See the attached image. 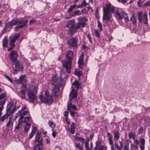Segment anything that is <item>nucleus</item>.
Here are the masks:
<instances>
[{
  "instance_id": "obj_38",
  "label": "nucleus",
  "mask_w": 150,
  "mask_h": 150,
  "mask_svg": "<svg viewBox=\"0 0 150 150\" xmlns=\"http://www.w3.org/2000/svg\"><path fill=\"white\" fill-rule=\"evenodd\" d=\"M75 110H73L69 111L70 115L73 118L76 115V116H77V113L75 111Z\"/></svg>"
},
{
  "instance_id": "obj_18",
  "label": "nucleus",
  "mask_w": 150,
  "mask_h": 150,
  "mask_svg": "<svg viewBox=\"0 0 150 150\" xmlns=\"http://www.w3.org/2000/svg\"><path fill=\"white\" fill-rule=\"evenodd\" d=\"M78 20L82 23V26H85L87 19L85 17H80L77 18Z\"/></svg>"
},
{
  "instance_id": "obj_20",
  "label": "nucleus",
  "mask_w": 150,
  "mask_h": 150,
  "mask_svg": "<svg viewBox=\"0 0 150 150\" xmlns=\"http://www.w3.org/2000/svg\"><path fill=\"white\" fill-rule=\"evenodd\" d=\"M83 55H81L79 59L78 63L79 67L82 68L83 66Z\"/></svg>"
},
{
  "instance_id": "obj_12",
  "label": "nucleus",
  "mask_w": 150,
  "mask_h": 150,
  "mask_svg": "<svg viewBox=\"0 0 150 150\" xmlns=\"http://www.w3.org/2000/svg\"><path fill=\"white\" fill-rule=\"evenodd\" d=\"M38 144L35 145L33 148V150H41L43 146L42 140L41 139Z\"/></svg>"
},
{
  "instance_id": "obj_26",
  "label": "nucleus",
  "mask_w": 150,
  "mask_h": 150,
  "mask_svg": "<svg viewBox=\"0 0 150 150\" xmlns=\"http://www.w3.org/2000/svg\"><path fill=\"white\" fill-rule=\"evenodd\" d=\"M20 35V34H18L15 35L10 38V40L12 42H14L15 41L19 38Z\"/></svg>"
},
{
  "instance_id": "obj_32",
  "label": "nucleus",
  "mask_w": 150,
  "mask_h": 150,
  "mask_svg": "<svg viewBox=\"0 0 150 150\" xmlns=\"http://www.w3.org/2000/svg\"><path fill=\"white\" fill-rule=\"evenodd\" d=\"M109 144L111 145L110 148L111 149H115L113 145V140L112 138H109L108 139Z\"/></svg>"
},
{
  "instance_id": "obj_49",
  "label": "nucleus",
  "mask_w": 150,
  "mask_h": 150,
  "mask_svg": "<svg viewBox=\"0 0 150 150\" xmlns=\"http://www.w3.org/2000/svg\"><path fill=\"white\" fill-rule=\"evenodd\" d=\"M30 117H26L24 118L23 122L27 124L29 120Z\"/></svg>"
},
{
  "instance_id": "obj_14",
  "label": "nucleus",
  "mask_w": 150,
  "mask_h": 150,
  "mask_svg": "<svg viewBox=\"0 0 150 150\" xmlns=\"http://www.w3.org/2000/svg\"><path fill=\"white\" fill-rule=\"evenodd\" d=\"M28 94H35L38 92L37 87L34 86H31L28 89Z\"/></svg>"
},
{
  "instance_id": "obj_54",
  "label": "nucleus",
  "mask_w": 150,
  "mask_h": 150,
  "mask_svg": "<svg viewBox=\"0 0 150 150\" xmlns=\"http://www.w3.org/2000/svg\"><path fill=\"white\" fill-rule=\"evenodd\" d=\"M5 103V99L3 100H2L0 101V105L1 107L4 108V106Z\"/></svg>"
},
{
  "instance_id": "obj_21",
  "label": "nucleus",
  "mask_w": 150,
  "mask_h": 150,
  "mask_svg": "<svg viewBox=\"0 0 150 150\" xmlns=\"http://www.w3.org/2000/svg\"><path fill=\"white\" fill-rule=\"evenodd\" d=\"M72 86H74L75 88H76V90L79 89L81 87V84L79 81L76 80H75L72 84Z\"/></svg>"
},
{
  "instance_id": "obj_46",
  "label": "nucleus",
  "mask_w": 150,
  "mask_h": 150,
  "mask_svg": "<svg viewBox=\"0 0 150 150\" xmlns=\"http://www.w3.org/2000/svg\"><path fill=\"white\" fill-rule=\"evenodd\" d=\"M76 147L79 149L80 150H83V145H81L79 143H78L76 145Z\"/></svg>"
},
{
  "instance_id": "obj_37",
  "label": "nucleus",
  "mask_w": 150,
  "mask_h": 150,
  "mask_svg": "<svg viewBox=\"0 0 150 150\" xmlns=\"http://www.w3.org/2000/svg\"><path fill=\"white\" fill-rule=\"evenodd\" d=\"M7 40L6 37H5L3 39L2 45L4 47H6L7 44Z\"/></svg>"
},
{
  "instance_id": "obj_40",
  "label": "nucleus",
  "mask_w": 150,
  "mask_h": 150,
  "mask_svg": "<svg viewBox=\"0 0 150 150\" xmlns=\"http://www.w3.org/2000/svg\"><path fill=\"white\" fill-rule=\"evenodd\" d=\"M49 126L50 127H55L56 125L55 123L50 121H49L48 122Z\"/></svg>"
},
{
  "instance_id": "obj_44",
  "label": "nucleus",
  "mask_w": 150,
  "mask_h": 150,
  "mask_svg": "<svg viewBox=\"0 0 150 150\" xmlns=\"http://www.w3.org/2000/svg\"><path fill=\"white\" fill-rule=\"evenodd\" d=\"M97 23L98 27L99 28V29L100 30V31H102V30L103 28L99 20H98Z\"/></svg>"
},
{
  "instance_id": "obj_27",
  "label": "nucleus",
  "mask_w": 150,
  "mask_h": 150,
  "mask_svg": "<svg viewBox=\"0 0 150 150\" xmlns=\"http://www.w3.org/2000/svg\"><path fill=\"white\" fill-rule=\"evenodd\" d=\"M76 124L74 122L72 123L71 125H70V132L71 133L74 134L75 133V129L76 127Z\"/></svg>"
},
{
  "instance_id": "obj_52",
  "label": "nucleus",
  "mask_w": 150,
  "mask_h": 150,
  "mask_svg": "<svg viewBox=\"0 0 150 150\" xmlns=\"http://www.w3.org/2000/svg\"><path fill=\"white\" fill-rule=\"evenodd\" d=\"M19 108V106H18L17 107L14 106V107L12 109L11 113H13L16 111Z\"/></svg>"
},
{
  "instance_id": "obj_2",
  "label": "nucleus",
  "mask_w": 150,
  "mask_h": 150,
  "mask_svg": "<svg viewBox=\"0 0 150 150\" xmlns=\"http://www.w3.org/2000/svg\"><path fill=\"white\" fill-rule=\"evenodd\" d=\"M103 20L107 22L112 21L111 13H115V7L111 3H108L106 4L105 7H103Z\"/></svg>"
},
{
  "instance_id": "obj_25",
  "label": "nucleus",
  "mask_w": 150,
  "mask_h": 150,
  "mask_svg": "<svg viewBox=\"0 0 150 150\" xmlns=\"http://www.w3.org/2000/svg\"><path fill=\"white\" fill-rule=\"evenodd\" d=\"M60 86H54V87L52 89V91L53 94H56L59 92V88Z\"/></svg>"
},
{
  "instance_id": "obj_10",
  "label": "nucleus",
  "mask_w": 150,
  "mask_h": 150,
  "mask_svg": "<svg viewBox=\"0 0 150 150\" xmlns=\"http://www.w3.org/2000/svg\"><path fill=\"white\" fill-rule=\"evenodd\" d=\"M77 40L76 38L73 37L71 38L67 41V44L69 46L73 47H76L77 46Z\"/></svg>"
},
{
  "instance_id": "obj_4",
  "label": "nucleus",
  "mask_w": 150,
  "mask_h": 150,
  "mask_svg": "<svg viewBox=\"0 0 150 150\" xmlns=\"http://www.w3.org/2000/svg\"><path fill=\"white\" fill-rule=\"evenodd\" d=\"M52 95L40 94L39 96V98L42 103L50 105L52 104L54 97L57 98L59 96V94Z\"/></svg>"
},
{
  "instance_id": "obj_33",
  "label": "nucleus",
  "mask_w": 150,
  "mask_h": 150,
  "mask_svg": "<svg viewBox=\"0 0 150 150\" xmlns=\"http://www.w3.org/2000/svg\"><path fill=\"white\" fill-rule=\"evenodd\" d=\"M14 42H12V41L10 40L9 45L10 47L8 49V51H11L14 47L15 46V45Z\"/></svg>"
},
{
  "instance_id": "obj_8",
  "label": "nucleus",
  "mask_w": 150,
  "mask_h": 150,
  "mask_svg": "<svg viewBox=\"0 0 150 150\" xmlns=\"http://www.w3.org/2000/svg\"><path fill=\"white\" fill-rule=\"evenodd\" d=\"M138 16L139 22H143L145 24L147 23V18L146 13H144L143 15L142 12H139L138 13Z\"/></svg>"
},
{
  "instance_id": "obj_28",
  "label": "nucleus",
  "mask_w": 150,
  "mask_h": 150,
  "mask_svg": "<svg viewBox=\"0 0 150 150\" xmlns=\"http://www.w3.org/2000/svg\"><path fill=\"white\" fill-rule=\"evenodd\" d=\"M27 86L26 85L24 84H23L21 87V94H25L27 90Z\"/></svg>"
},
{
  "instance_id": "obj_42",
  "label": "nucleus",
  "mask_w": 150,
  "mask_h": 150,
  "mask_svg": "<svg viewBox=\"0 0 150 150\" xmlns=\"http://www.w3.org/2000/svg\"><path fill=\"white\" fill-rule=\"evenodd\" d=\"M74 74L79 77H80L81 75V72L80 71H74Z\"/></svg>"
},
{
  "instance_id": "obj_30",
  "label": "nucleus",
  "mask_w": 150,
  "mask_h": 150,
  "mask_svg": "<svg viewBox=\"0 0 150 150\" xmlns=\"http://www.w3.org/2000/svg\"><path fill=\"white\" fill-rule=\"evenodd\" d=\"M25 76L24 75L21 76L20 77L19 79L16 81L17 83H22L25 80Z\"/></svg>"
},
{
  "instance_id": "obj_35",
  "label": "nucleus",
  "mask_w": 150,
  "mask_h": 150,
  "mask_svg": "<svg viewBox=\"0 0 150 150\" xmlns=\"http://www.w3.org/2000/svg\"><path fill=\"white\" fill-rule=\"evenodd\" d=\"M30 125L29 123H27L26 125H25L24 130L25 131V132H28L30 129Z\"/></svg>"
},
{
  "instance_id": "obj_58",
  "label": "nucleus",
  "mask_w": 150,
  "mask_h": 150,
  "mask_svg": "<svg viewBox=\"0 0 150 150\" xmlns=\"http://www.w3.org/2000/svg\"><path fill=\"white\" fill-rule=\"evenodd\" d=\"M5 78L7 79L8 81H9L10 82H11V83H13V81L11 79V78L8 76L4 75Z\"/></svg>"
},
{
  "instance_id": "obj_61",
  "label": "nucleus",
  "mask_w": 150,
  "mask_h": 150,
  "mask_svg": "<svg viewBox=\"0 0 150 150\" xmlns=\"http://www.w3.org/2000/svg\"><path fill=\"white\" fill-rule=\"evenodd\" d=\"M119 142L120 144L119 147L121 150H122V149L123 147V143L122 141H119Z\"/></svg>"
},
{
  "instance_id": "obj_13",
  "label": "nucleus",
  "mask_w": 150,
  "mask_h": 150,
  "mask_svg": "<svg viewBox=\"0 0 150 150\" xmlns=\"http://www.w3.org/2000/svg\"><path fill=\"white\" fill-rule=\"evenodd\" d=\"M11 59L13 63L16 61H18L17 60V53L15 51H13L11 53Z\"/></svg>"
},
{
  "instance_id": "obj_39",
  "label": "nucleus",
  "mask_w": 150,
  "mask_h": 150,
  "mask_svg": "<svg viewBox=\"0 0 150 150\" xmlns=\"http://www.w3.org/2000/svg\"><path fill=\"white\" fill-rule=\"evenodd\" d=\"M85 6H86V2L84 0L82 2L81 4H79L77 7V8H81Z\"/></svg>"
},
{
  "instance_id": "obj_15",
  "label": "nucleus",
  "mask_w": 150,
  "mask_h": 150,
  "mask_svg": "<svg viewBox=\"0 0 150 150\" xmlns=\"http://www.w3.org/2000/svg\"><path fill=\"white\" fill-rule=\"evenodd\" d=\"M13 103L9 102L7 105V108L6 110V113L10 115L11 113V107L13 105Z\"/></svg>"
},
{
  "instance_id": "obj_59",
  "label": "nucleus",
  "mask_w": 150,
  "mask_h": 150,
  "mask_svg": "<svg viewBox=\"0 0 150 150\" xmlns=\"http://www.w3.org/2000/svg\"><path fill=\"white\" fill-rule=\"evenodd\" d=\"M140 142L141 143V144L145 145V140L144 138H142L140 139Z\"/></svg>"
},
{
  "instance_id": "obj_5",
  "label": "nucleus",
  "mask_w": 150,
  "mask_h": 150,
  "mask_svg": "<svg viewBox=\"0 0 150 150\" xmlns=\"http://www.w3.org/2000/svg\"><path fill=\"white\" fill-rule=\"evenodd\" d=\"M67 26L69 29V33L71 35H73L76 31L77 29H79L81 27L83 28L85 26H82V23L79 22L77 23L76 27L74 20L68 21L67 24Z\"/></svg>"
},
{
  "instance_id": "obj_43",
  "label": "nucleus",
  "mask_w": 150,
  "mask_h": 150,
  "mask_svg": "<svg viewBox=\"0 0 150 150\" xmlns=\"http://www.w3.org/2000/svg\"><path fill=\"white\" fill-rule=\"evenodd\" d=\"M128 136L129 139L132 138L133 140L135 139V134H132V132L130 133L129 134Z\"/></svg>"
},
{
  "instance_id": "obj_63",
  "label": "nucleus",
  "mask_w": 150,
  "mask_h": 150,
  "mask_svg": "<svg viewBox=\"0 0 150 150\" xmlns=\"http://www.w3.org/2000/svg\"><path fill=\"white\" fill-rule=\"evenodd\" d=\"M95 35L97 37H99L100 36L99 33L98 31L97 30H95Z\"/></svg>"
},
{
  "instance_id": "obj_7",
  "label": "nucleus",
  "mask_w": 150,
  "mask_h": 150,
  "mask_svg": "<svg viewBox=\"0 0 150 150\" xmlns=\"http://www.w3.org/2000/svg\"><path fill=\"white\" fill-rule=\"evenodd\" d=\"M13 65L15 67H13V74H16L18 71H22L23 67L21 64L18 61H16L13 63Z\"/></svg>"
},
{
  "instance_id": "obj_9",
  "label": "nucleus",
  "mask_w": 150,
  "mask_h": 150,
  "mask_svg": "<svg viewBox=\"0 0 150 150\" xmlns=\"http://www.w3.org/2000/svg\"><path fill=\"white\" fill-rule=\"evenodd\" d=\"M61 81L62 80L58 79L57 76L55 75L53 76L52 77V83L54 86H60Z\"/></svg>"
},
{
  "instance_id": "obj_60",
  "label": "nucleus",
  "mask_w": 150,
  "mask_h": 150,
  "mask_svg": "<svg viewBox=\"0 0 150 150\" xmlns=\"http://www.w3.org/2000/svg\"><path fill=\"white\" fill-rule=\"evenodd\" d=\"M77 91H76L73 88L71 91L70 94H77L78 92Z\"/></svg>"
},
{
  "instance_id": "obj_64",
  "label": "nucleus",
  "mask_w": 150,
  "mask_h": 150,
  "mask_svg": "<svg viewBox=\"0 0 150 150\" xmlns=\"http://www.w3.org/2000/svg\"><path fill=\"white\" fill-rule=\"evenodd\" d=\"M46 143L47 144H50V138L49 137H47L46 138Z\"/></svg>"
},
{
  "instance_id": "obj_19",
  "label": "nucleus",
  "mask_w": 150,
  "mask_h": 150,
  "mask_svg": "<svg viewBox=\"0 0 150 150\" xmlns=\"http://www.w3.org/2000/svg\"><path fill=\"white\" fill-rule=\"evenodd\" d=\"M29 114V112L27 110L23 111L22 113H20V114H19V113H18V115L20 116V117L18 121H19L21 120L24 118L25 115H28Z\"/></svg>"
},
{
  "instance_id": "obj_53",
  "label": "nucleus",
  "mask_w": 150,
  "mask_h": 150,
  "mask_svg": "<svg viewBox=\"0 0 150 150\" xmlns=\"http://www.w3.org/2000/svg\"><path fill=\"white\" fill-rule=\"evenodd\" d=\"M87 37L88 38L90 42L91 43L92 42V41L90 34L89 33H88L87 35Z\"/></svg>"
},
{
  "instance_id": "obj_62",
  "label": "nucleus",
  "mask_w": 150,
  "mask_h": 150,
  "mask_svg": "<svg viewBox=\"0 0 150 150\" xmlns=\"http://www.w3.org/2000/svg\"><path fill=\"white\" fill-rule=\"evenodd\" d=\"M64 116L66 117V118H67L68 115H69V112L67 111H65L63 113Z\"/></svg>"
},
{
  "instance_id": "obj_51",
  "label": "nucleus",
  "mask_w": 150,
  "mask_h": 150,
  "mask_svg": "<svg viewBox=\"0 0 150 150\" xmlns=\"http://www.w3.org/2000/svg\"><path fill=\"white\" fill-rule=\"evenodd\" d=\"M131 20L132 21L133 24H135L137 23V21L136 20L135 17L133 16L131 18Z\"/></svg>"
},
{
  "instance_id": "obj_29",
  "label": "nucleus",
  "mask_w": 150,
  "mask_h": 150,
  "mask_svg": "<svg viewBox=\"0 0 150 150\" xmlns=\"http://www.w3.org/2000/svg\"><path fill=\"white\" fill-rule=\"evenodd\" d=\"M115 13L116 16L117 17V18L119 20H121L122 19V12L121 13H119L118 11L117 10L115 11V13Z\"/></svg>"
},
{
  "instance_id": "obj_56",
  "label": "nucleus",
  "mask_w": 150,
  "mask_h": 150,
  "mask_svg": "<svg viewBox=\"0 0 150 150\" xmlns=\"http://www.w3.org/2000/svg\"><path fill=\"white\" fill-rule=\"evenodd\" d=\"M11 121H12L11 118V117H10L9 119V120L8 122H7L6 125V127H8L9 126L11 123Z\"/></svg>"
},
{
  "instance_id": "obj_34",
  "label": "nucleus",
  "mask_w": 150,
  "mask_h": 150,
  "mask_svg": "<svg viewBox=\"0 0 150 150\" xmlns=\"http://www.w3.org/2000/svg\"><path fill=\"white\" fill-rule=\"evenodd\" d=\"M122 18H123L126 20H129V18L128 16V14L127 13L124 11L122 12Z\"/></svg>"
},
{
  "instance_id": "obj_48",
  "label": "nucleus",
  "mask_w": 150,
  "mask_h": 150,
  "mask_svg": "<svg viewBox=\"0 0 150 150\" xmlns=\"http://www.w3.org/2000/svg\"><path fill=\"white\" fill-rule=\"evenodd\" d=\"M115 148L117 149V150H121L119 146V144L117 142H115L114 144Z\"/></svg>"
},
{
  "instance_id": "obj_36",
  "label": "nucleus",
  "mask_w": 150,
  "mask_h": 150,
  "mask_svg": "<svg viewBox=\"0 0 150 150\" xmlns=\"http://www.w3.org/2000/svg\"><path fill=\"white\" fill-rule=\"evenodd\" d=\"M134 140V144L133 145V146L134 147V148L135 149H138V144L139 143V142L138 140L137 139H135Z\"/></svg>"
},
{
  "instance_id": "obj_6",
  "label": "nucleus",
  "mask_w": 150,
  "mask_h": 150,
  "mask_svg": "<svg viewBox=\"0 0 150 150\" xmlns=\"http://www.w3.org/2000/svg\"><path fill=\"white\" fill-rule=\"evenodd\" d=\"M78 94H69V100L67 103V110L69 111L71 110H77V108L74 105H72L71 101L74 99L76 100Z\"/></svg>"
},
{
  "instance_id": "obj_11",
  "label": "nucleus",
  "mask_w": 150,
  "mask_h": 150,
  "mask_svg": "<svg viewBox=\"0 0 150 150\" xmlns=\"http://www.w3.org/2000/svg\"><path fill=\"white\" fill-rule=\"evenodd\" d=\"M106 146H104L102 145L101 141L100 140L96 141L95 143V146L94 150H104Z\"/></svg>"
},
{
  "instance_id": "obj_31",
  "label": "nucleus",
  "mask_w": 150,
  "mask_h": 150,
  "mask_svg": "<svg viewBox=\"0 0 150 150\" xmlns=\"http://www.w3.org/2000/svg\"><path fill=\"white\" fill-rule=\"evenodd\" d=\"M10 115L9 114H7L6 113L4 115L2 116L0 118V121L1 122H3L4 120L8 118V117Z\"/></svg>"
},
{
  "instance_id": "obj_41",
  "label": "nucleus",
  "mask_w": 150,
  "mask_h": 150,
  "mask_svg": "<svg viewBox=\"0 0 150 150\" xmlns=\"http://www.w3.org/2000/svg\"><path fill=\"white\" fill-rule=\"evenodd\" d=\"M129 144L128 143H125L123 150H129Z\"/></svg>"
},
{
  "instance_id": "obj_47",
  "label": "nucleus",
  "mask_w": 150,
  "mask_h": 150,
  "mask_svg": "<svg viewBox=\"0 0 150 150\" xmlns=\"http://www.w3.org/2000/svg\"><path fill=\"white\" fill-rule=\"evenodd\" d=\"M81 14V12L79 10L75 11L73 13V16L80 15Z\"/></svg>"
},
{
  "instance_id": "obj_1",
  "label": "nucleus",
  "mask_w": 150,
  "mask_h": 150,
  "mask_svg": "<svg viewBox=\"0 0 150 150\" xmlns=\"http://www.w3.org/2000/svg\"><path fill=\"white\" fill-rule=\"evenodd\" d=\"M28 22V20H26L24 21L22 19L17 18L12 20L11 21L7 22L4 28V29L6 30L8 29H11V27L15 25H18L16 26L14 30L17 31L26 25Z\"/></svg>"
},
{
  "instance_id": "obj_17",
  "label": "nucleus",
  "mask_w": 150,
  "mask_h": 150,
  "mask_svg": "<svg viewBox=\"0 0 150 150\" xmlns=\"http://www.w3.org/2000/svg\"><path fill=\"white\" fill-rule=\"evenodd\" d=\"M37 128L35 127H33L32 128V131L29 134L28 139H31L34 136V134L36 132Z\"/></svg>"
},
{
  "instance_id": "obj_16",
  "label": "nucleus",
  "mask_w": 150,
  "mask_h": 150,
  "mask_svg": "<svg viewBox=\"0 0 150 150\" xmlns=\"http://www.w3.org/2000/svg\"><path fill=\"white\" fill-rule=\"evenodd\" d=\"M28 101L31 103L33 102L37 98L35 94H28Z\"/></svg>"
},
{
  "instance_id": "obj_45",
  "label": "nucleus",
  "mask_w": 150,
  "mask_h": 150,
  "mask_svg": "<svg viewBox=\"0 0 150 150\" xmlns=\"http://www.w3.org/2000/svg\"><path fill=\"white\" fill-rule=\"evenodd\" d=\"M76 6V4H74L72 5V6H71L70 7L68 8V9L67 11V12L68 13H70L72 11L73 8H75Z\"/></svg>"
},
{
  "instance_id": "obj_57",
  "label": "nucleus",
  "mask_w": 150,
  "mask_h": 150,
  "mask_svg": "<svg viewBox=\"0 0 150 150\" xmlns=\"http://www.w3.org/2000/svg\"><path fill=\"white\" fill-rule=\"evenodd\" d=\"M26 108V106H24L22 107L21 110H19L18 111V113H19V114H20V113H21L23 111L25 110Z\"/></svg>"
},
{
  "instance_id": "obj_55",
  "label": "nucleus",
  "mask_w": 150,
  "mask_h": 150,
  "mask_svg": "<svg viewBox=\"0 0 150 150\" xmlns=\"http://www.w3.org/2000/svg\"><path fill=\"white\" fill-rule=\"evenodd\" d=\"M144 129L143 127H139V130H138V132L139 134H140L142 133Z\"/></svg>"
},
{
  "instance_id": "obj_50",
  "label": "nucleus",
  "mask_w": 150,
  "mask_h": 150,
  "mask_svg": "<svg viewBox=\"0 0 150 150\" xmlns=\"http://www.w3.org/2000/svg\"><path fill=\"white\" fill-rule=\"evenodd\" d=\"M84 147L86 149V150H90V148H89V143H85Z\"/></svg>"
},
{
  "instance_id": "obj_24",
  "label": "nucleus",
  "mask_w": 150,
  "mask_h": 150,
  "mask_svg": "<svg viewBox=\"0 0 150 150\" xmlns=\"http://www.w3.org/2000/svg\"><path fill=\"white\" fill-rule=\"evenodd\" d=\"M114 140L117 141L120 138V134L118 131H115L113 132Z\"/></svg>"
},
{
  "instance_id": "obj_23",
  "label": "nucleus",
  "mask_w": 150,
  "mask_h": 150,
  "mask_svg": "<svg viewBox=\"0 0 150 150\" xmlns=\"http://www.w3.org/2000/svg\"><path fill=\"white\" fill-rule=\"evenodd\" d=\"M41 133L39 132H38L36 134L35 136V140L34 141V143H36L37 142H39L40 141Z\"/></svg>"
},
{
  "instance_id": "obj_22",
  "label": "nucleus",
  "mask_w": 150,
  "mask_h": 150,
  "mask_svg": "<svg viewBox=\"0 0 150 150\" xmlns=\"http://www.w3.org/2000/svg\"><path fill=\"white\" fill-rule=\"evenodd\" d=\"M66 71H64L63 69L62 70L61 72V80H63V79H65L66 78L67 75V74L69 73H68L66 69Z\"/></svg>"
},
{
  "instance_id": "obj_3",
  "label": "nucleus",
  "mask_w": 150,
  "mask_h": 150,
  "mask_svg": "<svg viewBox=\"0 0 150 150\" xmlns=\"http://www.w3.org/2000/svg\"><path fill=\"white\" fill-rule=\"evenodd\" d=\"M66 56L68 60H65L62 62L64 68H65L68 73H70L71 70V63L72 60L73 52L71 50L67 52Z\"/></svg>"
}]
</instances>
